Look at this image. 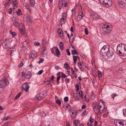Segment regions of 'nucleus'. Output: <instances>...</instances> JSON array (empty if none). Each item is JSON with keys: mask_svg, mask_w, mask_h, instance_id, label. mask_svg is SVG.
Segmentation results:
<instances>
[{"mask_svg": "<svg viewBox=\"0 0 126 126\" xmlns=\"http://www.w3.org/2000/svg\"><path fill=\"white\" fill-rule=\"evenodd\" d=\"M100 53L104 58H106L107 56L109 58L111 57L114 54L113 50L107 45L104 46L102 48Z\"/></svg>", "mask_w": 126, "mask_h": 126, "instance_id": "nucleus-1", "label": "nucleus"}, {"mask_svg": "<svg viewBox=\"0 0 126 126\" xmlns=\"http://www.w3.org/2000/svg\"><path fill=\"white\" fill-rule=\"evenodd\" d=\"M104 104L103 101L102 100H100L98 106L97 104H95L93 108L94 111L97 114H98L99 113L101 114L104 111Z\"/></svg>", "mask_w": 126, "mask_h": 126, "instance_id": "nucleus-2", "label": "nucleus"}, {"mask_svg": "<svg viewBox=\"0 0 126 126\" xmlns=\"http://www.w3.org/2000/svg\"><path fill=\"white\" fill-rule=\"evenodd\" d=\"M100 1L104 6L107 7L111 6L112 4L111 0H100Z\"/></svg>", "mask_w": 126, "mask_h": 126, "instance_id": "nucleus-3", "label": "nucleus"}, {"mask_svg": "<svg viewBox=\"0 0 126 126\" xmlns=\"http://www.w3.org/2000/svg\"><path fill=\"white\" fill-rule=\"evenodd\" d=\"M103 29L102 33L104 34L108 35L112 31V28L109 27V26H107L106 27H102Z\"/></svg>", "mask_w": 126, "mask_h": 126, "instance_id": "nucleus-4", "label": "nucleus"}, {"mask_svg": "<svg viewBox=\"0 0 126 126\" xmlns=\"http://www.w3.org/2000/svg\"><path fill=\"white\" fill-rule=\"evenodd\" d=\"M114 123L116 126H124L125 121L123 120L116 119L114 121Z\"/></svg>", "mask_w": 126, "mask_h": 126, "instance_id": "nucleus-5", "label": "nucleus"}, {"mask_svg": "<svg viewBox=\"0 0 126 126\" xmlns=\"http://www.w3.org/2000/svg\"><path fill=\"white\" fill-rule=\"evenodd\" d=\"M9 82L5 78L4 79L0 80V88L4 89L5 85H8Z\"/></svg>", "mask_w": 126, "mask_h": 126, "instance_id": "nucleus-6", "label": "nucleus"}, {"mask_svg": "<svg viewBox=\"0 0 126 126\" xmlns=\"http://www.w3.org/2000/svg\"><path fill=\"white\" fill-rule=\"evenodd\" d=\"M117 50H120L122 51H126L125 48V46L124 45L122 44H119L118 45L117 47Z\"/></svg>", "mask_w": 126, "mask_h": 126, "instance_id": "nucleus-7", "label": "nucleus"}, {"mask_svg": "<svg viewBox=\"0 0 126 126\" xmlns=\"http://www.w3.org/2000/svg\"><path fill=\"white\" fill-rule=\"evenodd\" d=\"M29 87L28 83L26 82L23 84L21 87V89L22 90H23L26 92H27L28 91Z\"/></svg>", "mask_w": 126, "mask_h": 126, "instance_id": "nucleus-8", "label": "nucleus"}, {"mask_svg": "<svg viewBox=\"0 0 126 126\" xmlns=\"http://www.w3.org/2000/svg\"><path fill=\"white\" fill-rule=\"evenodd\" d=\"M45 96V95L43 92H41L36 95V98L38 100H41L43 99Z\"/></svg>", "mask_w": 126, "mask_h": 126, "instance_id": "nucleus-9", "label": "nucleus"}, {"mask_svg": "<svg viewBox=\"0 0 126 126\" xmlns=\"http://www.w3.org/2000/svg\"><path fill=\"white\" fill-rule=\"evenodd\" d=\"M118 3L122 8L126 6V1L125 0H119Z\"/></svg>", "mask_w": 126, "mask_h": 126, "instance_id": "nucleus-10", "label": "nucleus"}, {"mask_svg": "<svg viewBox=\"0 0 126 126\" xmlns=\"http://www.w3.org/2000/svg\"><path fill=\"white\" fill-rule=\"evenodd\" d=\"M37 56V54L34 51H32L29 57L30 59H32L36 58Z\"/></svg>", "mask_w": 126, "mask_h": 126, "instance_id": "nucleus-11", "label": "nucleus"}, {"mask_svg": "<svg viewBox=\"0 0 126 126\" xmlns=\"http://www.w3.org/2000/svg\"><path fill=\"white\" fill-rule=\"evenodd\" d=\"M13 24L15 26L17 27L18 26H19V23L17 22V19L16 17H14L12 19Z\"/></svg>", "mask_w": 126, "mask_h": 126, "instance_id": "nucleus-12", "label": "nucleus"}, {"mask_svg": "<svg viewBox=\"0 0 126 126\" xmlns=\"http://www.w3.org/2000/svg\"><path fill=\"white\" fill-rule=\"evenodd\" d=\"M3 47L4 48H7L8 47L7 42L6 39L4 40L2 44Z\"/></svg>", "mask_w": 126, "mask_h": 126, "instance_id": "nucleus-13", "label": "nucleus"}, {"mask_svg": "<svg viewBox=\"0 0 126 126\" xmlns=\"http://www.w3.org/2000/svg\"><path fill=\"white\" fill-rule=\"evenodd\" d=\"M32 74L30 71H29L27 74H26L25 75V78L27 79H29L30 78Z\"/></svg>", "mask_w": 126, "mask_h": 126, "instance_id": "nucleus-14", "label": "nucleus"}, {"mask_svg": "<svg viewBox=\"0 0 126 126\" xmlns=\"http://www.w3.org/2000/svg\"><path fill=\"white\" fill-rule=\"evenodd\" d=\"M59 35L61 37H62L63 36V33L61 29H59L57 31Z\"/></svg>", "mask_w": 126, "mask_h": 126, "instance_id": "nucleus-15", "label": "nucleus"}, {"mask_svg": "<svg viewBox=\"0 0 126 126\" xmlns=\"http://www.w3.org/2000/svg\"><path fill=\"white\" fill-rule=\"evenodd\" d=\"M83 17V13L81 12H80L79 14L77 16V19L79 20H80Z\"/></svg>", "mask_w": 126, "mask_h": 126, "instance_id": "nucleus-16", "label": "nucleus"}, {"mask_svg": "<svg viewBox=\"0 0 126 126\" xmlns=\"http://www.w3.org/2000/svg\"><path fill=\"white\" fill-rule=\"evenodd\" d=\"M124 51H118L116 50V52L120 56H123L124 55V53H123Z\"/></svg>", "mask_w": 126, "mask_h": 126, "instance_id": "nucleus-17", "label": "nucleus"}, {"mask_svg": "<svg viewBox=\"0 0 126 126\" xmlns=\"http://www.w3.org/2000/svg\"><path fill=\"white\" fill-rule=\"evenodd\" d=\"M77 114L76 112H72V114L71 115V117L72 119H73L75 118Z\"/></svg>", "mask_w": 126, "mask_h": 126, "instance_id": "nucleus-18", "label": "nucleus"}, {"mask_svg": "<svg viewBox=\"0 0 126 126\" xmlns=\"http://www.w3.org/2000/svg\"><path fill=\"white\" fill-rule=\"evenodd\" d=\"M60 48L62 50L63 49V43L62 42H60Z\"/></svg>", "mask_w": 126, "mask_h": 126, "instance_id": "nucleus-19", "label": "nucleus"}, {"mask_svg": "<svg viewBox=\"0 0 126 126\" xmlns=\"http://www.w3.org/2000/svg\"><path fill=\"white\" fill-rule=\"evenodd\" d=\"M71 53L73 55H74L76 54L77 55H79V54L78 53L77 51L75 49L72 50Z\"/></svg>", "mask_w": 126, "mask_h": 126, "instance_id": "nucleus-20", "label": "nucleus"}, {"mask_svg": "<svg viewBox=\"0 0 126 126\" xmlns=\"http://www.w3.org/2000/svg\"><path fill=\"white\" fill-rule=\"evenodd\" d=\"M74 124L76 125V126H78V124L79 123V122L77 120H75L73 121Z\"/></svg>", "mask_w": 126, "mask_h": 126, "instance_id": "nucleus-21", "label": "nucleus"}, {"mask_svg": "<svg viewBox=\"0 0 126 126\" xmlns=\"http://www.w3.org/2000/svg\"><path fill=\"white\" fill-rule=\"evenodd\" d=\"M27 22H31L32 21V20L30 17L29 16H27L26 18Z\"/></svg>", "mask_w": 126, "mask_h": 126, "instance_id": "nucleus-22", "label": "nucleus"}, {"mask_svg": "<svg viewBox=\"0 0 126 126\" xmlns=\"http://www.w3.org/2000/svg\"><path fill=\"white\" fill-rule=\"evenodd\" d=\"M56 53L57 55H59L60 54V52L58 48L55 47Z\"/></svg>", "mask_w": 126, "mask_h": 126, "instance_id": "nucleus-23", "label": "nucleus"}, {"mask_svg": "<svg viewBox=\"0 0 126 126\" xmlns=\"http://www.w3.org/2000/svg\"><path fill=\"white\" fill-rule=\"evenodd\" d=\"M64 67L67 69H69L70 68V66L67 63H66L64 64Z\"/></svg>", "mask_w": 126, "mask_h": 126, "instance_id": "nucleus-24", "label": "nucleus"}, {"mask_svg": "<svg viewBox=\"0 0 126 126\" xmlns=\"http://www.w3.org/2000/svg\"><path fill=\"white\" fill-rule=\"evenodd\" d=\"M13 1V4L14 6L15 7H17L18 5L17 1V0Z\"/></svg>", "mask_w": 126, "mask_h": 126, "instance_id": "nucleus-25", "label": "nucleus"}, {"mask_svg": "<svg viewBox=\"0 0 126 126\" xmlns=\"http://www.w3.org/2000/svg\"><path fill=\"white\" fill-rule=\"evenodd\" d=\"M35 4V1L34 0H31L30 5L32 7L34 6Z\"/></svg>", "mask_w": 126, "mask_h": 126, "instance_id": "nucleus-26", "label": "nucleus"}, {"mask_svg": "<svg viewBox=\"0 0 126 126\" xmlns=\"http://www.w3.org/2000/svg\"><path fill=\"white\" fill-rule=\"evenodd\" d=\"M10 33L11 34L12 36L13 37H14L15 36L17 35V33H15V32H12L11 31H10Z\"/></svg>", "mask_w": 126, "mask_h": 126, "instance_id": "nucleus-27", "label": "nucleus"}, {"mask_svg": "<svg viewBox=\"0 0 126 126\" xmlns=\"http://www.w3.org/2000/svg\"><path fill=\"white\" fill-rule=\"evenodd\" d=\"M79 96L81 98H83V92L82 91H79Z\"/></svg>", "mask_w": 126, "mask_h": 126, "instance_id": "nucleus-28", "label": "nucleus"}, {"mask_svg": "<svg viewBox=\"0 0 126 126\" xmlns=\"http://www.w3.org/2000/svg\"><path fill=\"white\" fill-rule=\"evenodd\" d=\"M66 14H64V15H63L62 16L61 20L63 21V20H64L66 18Z\"/></svg>", "mask_w": 126, "mask_h": 126, "instance_id": "nucleus-29", "label": "nucleus"}, {"mask_svg": "<svg viewBox=\"0 0 126 126\" xmlns=\"http://www.w3.org/2000/svg\"><path fill=\"white\" fill-rule=\"evenodd\" d=\"M46 49H43L42 51V53L43 55H46L47 53L46 52Z\"/></svg>", "mask_w": 126, "mask_h": 126, "instance_id": "nucleus-30", "label": "nucleus"}, {"mask_svg": "<svg viewBox=\"0 0 126 126\" xmlns=\"http://www.w3.org/2000/svg\"><path fill=\"white\" fill-rule=\"evenodd\" d=\"M56 104L60 105L61 104V102L60 100L59 99H57L56 101Z\"/></svg>", "mask_w": 126, "mask_h": 126, "instance_id": "nucleus-31", "label": "nucleus"}, {"mask_svg": "<svg viewBox=\"0 0 126 126\" xmlns=\"http://www.w3.org/2000/svg\"><path fill=\"white\" fill-rule=\"evenodd\" d=\"M20 32L21 34L24 35L25 34V32L24 30L23 29H21L20 30Z\"/></svg>", "mask_w": 126, "mask_h": 126, "instance_id": "nucleus-32", "label": "nucleus"}, {"mask_svg": "<svg viewBox=\"0 0 126 126\" xmlns=\"http://www.w3.org/2000/svg\"><path fill=\"white\" fill-rule=\"evenodd\" d=\"M59 5H61L62 6H64L65 7H67V3H64V4L63 3H60L59 4Z\"/></svg>", "mask_w": 126, "mask_h": 126, "instance_id": "nucleus-33", "label": "nucleus"}, {"mask_svg": "<svg viewBox=\"0 0 126 126\" xmlns=\"http://www.w3.org/2000/svg\"><path fill=\"white\" fill-rule=\"evenodd\" d=\"M79 56H74L73 57V60L74 61H76L77 59V58H78Z\"/></svg>", "mask_w": 126, "mask_h": 126, "instance_id": "nucleus-34", "label": "nucleus"}, {"mask_svg": "<svg viewBox=\"0 0 126 126\" xmlns=\"http://www.w3.org/2000/svg\"><path fill=\"white\" fill-rule=\"evenodd\" d=\"M55 50V47H53L51 49V51L52 53L53 54H54V51Z\"/></svg>", "mask_w": 126, "mask_h": 126, "instance_id": "nucleus-35", "label": "nucleus"}, {"mask_svg": "<svg viewBox=\"0 0 126 126\" xmlns=\"http://www.w3.org/2000/svg\"><path fill=\"white\" fill-rule=\"evenodd\" d=\"M70 37H71V42H73V40H74L75 37L74 36L73 34H71V35Z\"/></svg>", "mask_w": 126, "mask_h": 126, "instance_id": "nucleus-36", "label": "nucleus"}, {"mask_svg": "<svg viewBox=\"0 0 126 126\" xmlns=\"http://www.w3.org/2000/svg\"><path fill=\"white\" fill-rule=\"evenodd\" d=\"M44 61L43 59L42 58H40V60L38 62L39 63H42Z\"/></svg>", "mask_w": 126, "mask_h": 126, "instance_id": "nucleus-37", "label": "nucleus"}, {"mask_svg": "<svg viewBox=\"0 0 126 126\" xmlns=\"http://www.w3.org/2000/svg\"><path fill=\"white\" fill-rule=\"evenodd\" d=\"M21 11L20 9H18V11L16 12L17 15H20L21 14L20 13L21 12Z\"/></svg>", "mask_w": 126, "mask_h": 126, "instance_id": "nucleus-38", "label": "nucleus"}, {"mask_svg": "<svg viewBox=\"0 0 126 126\" xmlns=\"http://www.w3.org/2000/svg\"><path fill=\"white\" fill-rule=\"evenodd\" d=\"M12 9L11 8H10L8 10V12L10 14H12Z\"/></svg>", "mask_w": 126, "mask_h": 126, "instance_id": "nucleus-39", "label": "nucleus"}, {"mask_svg": "<svg viewBox=\"0 0 126 126\" xmlns=\"http://www.w3.org/2000/svg\"><path fill=\"white\" fill-rule=\"evenodd\" d=\"M123 112L124 114V115L126 117V109H124L123 110Z\"/></svg>", "mask_w": 126, "mask_h": 126, "instance_id": "nucleus-40", "label": "nucleus"}, {"mask_svg": "<svg viewBox=\"0 0 126 126\" xmlns=\"http://www.w3.org/2000/svg\"><path fill=\"white\" fill-rule=\"evenodd\" d=\"M117 95L116 94H113L111 95V97L114 99V97Z\"/></svg>", "mask_w": 126, "mask_h": 126, "instance_id": "nucleus-41", "label": "nucleus"}, {"mask_svg": "<svg viewBox=\"0 0 126 126\" xmlns=\"http://www.w3.org/2000/svg\"><path fill=\"white\" fill-rule=\"evenodd\" d=\"M89 121L90 123H92L94 121V119L93 118H92L91 117H90L89 119Z\"/></svg>", "mask_w": 126, "mask_h": 126, "instance_id": "nucleus-42", "label": "nucleus"}, {"mask_svg": "<svg viewBox=\"0 0 126 126\" xmlns=\"http://www.w3.org/2000/svg\"><path fill=\"white\" fill-rule=\"evenodd\" d=\"M66 51L67 53V54L68 56H70V53L68 49H67L66 50Z\"/></svg>", "mask_w": 126, "mask_h": 126, "instance_id": "nucleus-43", "label": "nucleus"}, {"mask_svg": "<svg viewBox=\"0 0 126 126\" xmlns=\"http://www.w3.org/2000/svg\"><path fill=\"white\" fill-rule=\"evenodd\" d=\"M11 118V117L10 116H7L5 117L4 118V120H6L9 119H10Z\"/></svg>", "mask_w": 126, "mask_h": 126, "instance_id": "nucleus-44", "label": "nucleus"}, {"mask_svg": "<svg viewBox=\"0 0 126 126\" xmlns=\"http://www.w3.org/2000/svg\"><path fill=\"white\" fill-rule=\"evenodd\" d=\"M43 72V70H40L37 73V74L38 75H40Z\"/></svg>", "mask_w": 126, "mask_h": 126, "instance_id": "nucleus-45", "label": "nucleus"}, {"mask_svg": "<svg viewBox=\"0 0 126 126\" xmlns=\"http://www.w3.org/2000/svg\"><path fill=\"white\" fill-rule=\"evenodd\" d=\"M75 87L76 89V90L77 91H78L79 90V85L78 84H76Z\"/></svg>", "mask_w": 126, "mask_h": 126, "instance_id": "nucleus-46", "label": "nucleus"}, {"mask_svg": "<svg viewBox=\"0 0 126 126\" xmlns=\"http://www.w3.org/2000/svg\"><path fill=\"white\" fill-rule=\"evenodd\" d=\"M62 74L61 75L62 77L64 78H65L66 77V76L65 74H64L63 72H62Z\"/></svg>", "mask_w": 126, "mask_h": 126, "instance_id": "nucleus-47", "label": "nucleus"}, {"mask_svg": "<svg viewBox=\"0 0 126 126\" xmlns=\"http://www.w3.org/2000/svg\"><path fill=\"white\" fill-rule=\"evenodd\" d=\"M46 44V41L45 40H43L42 42V45H45Z\"/></svg>", "mask_w": 126, "mask_h": 126, "instance_id": "nucleus-48", "label": "nucleus"}, {"mask_svg": "<svg viewBox=\"0 0 126 126\" xmlns=\"http://www.w3.org/2000/svg\"><path fill=\"white\" fill-rule=\"evenodd\" d=\"M98 76L99 78L101 77L102 76L101 74V72L99 71H98Z\"/></svg>", "mask_w": 126, "mask_h": 126, "instance_id": "nucleus-49", "label": "nucleus"}, {"mask_svg": "<svg viewBox=\"0 0 126 126\" xmlns=\"http://www.w3.org/2000/svg\"><path fill=\"white\" fill-rule=\"evenodd\" d=\"M64 100L65 101H67L68 100V97L66 96L64 98Z\"/></svg>", "mask_w": 126, "mask_h": 126, "instance_id": "nucleus-50", "label": "nucleus"}, {"mask_svg": "<svg viewBox=\"0 0 126 126\" xmlns=\"http://www.w3.org/2000/svg\"><path fill=\"white\" fill-rule=\"evenodd\" d=\"M26 74L24 72H22L21 73V76L22 77H25V75Z\"/></svg>", "mask_w": 126, "mask_h": 126, "instance_id": "nucleus-51", "label": "nucleus"}, {"mask_svg": "<svg viewBox=\"0 0 126 126\" xmlns=\"http://www.w3.org/2000/svg\"><path fill=\"white\" fill-rule=\"evenodd\" d=\"M40 43L38 42H35L34 43V45L35 46H38L40 45Z\"/></svg>", "mask_w": 126, "mask_h": 126, "instance_id": "nucleus-52", "label": "nucleus"}, {"mask_svg": "<svg viewBox=\"0 0 126 126\" xmlns=\"http://www.w3.org/2000/svg\"><path fill=\"white\" fill-rule=\"evenodd\" d=\"M85 32L86 35L88 34V32L87 29L85 28Z\"/></svg>", "mask_w": 126, "mask_h": 126, "instance_id": "nucleus-53", "label": "nucleus"}, {"mask_svg": "<svg viewBox=\"0 0 126 126\" xmlns=\"http://www.w3.org/2000/svg\"><path fill=\"white\" fill-rule=\"evenodd\" d=\"M30 5L29 4H27L26 6V8L28 9L29 10V7H30Z\"/></svg>", "mask_w": 126, "mask_h": 126, "instance_id": "nucleus-54", "label": "nucleus"}, {"mask_svg": "<svg viewBox=\"0 0 126 126\" xmlns=\"http://www.w3.org/2000/svg\"><path fill=\"white\" fill-rule=\"evenodd\" d=\"M78 64L79 68H80V67H81L82 66L80 62L79 63H78Z\"/></svg>", "mask_w": 126, "mask_h": 126, "instance_id": "nucleus-55", "label": "nucleus"}, {"mask_svg": "<svg viewBox=\"0 0 126 126\" xmlns=\"http://www.w3.org/2000/svg\"><path fill=\"white\" fill-rule=\"evenodd\" d=\"M23 65V63L22 62H21L18 65L19 67H21Z\"/></svg>", "mask_w": 126, "mask_h": 126, "instance_id": "nucleus-56", "label": "nucleus"}, {"mask_svg": "<svg viewBox=\"0 0 126 126\" xmlns=\"http://www.w3.org/2000/svg\"><path fill=\"white\" fill-rule=\"evenodd\" d=\"M83 113L85 115H86L87 114V112L85 110L83 112Z\"/></svg>", "mask_w": 126, "mask_h": 126, "instance_id": "nucleus-57", "label": "nucleus"}, {"mask_svg": "<svg viewBox=\"0 0 126 126\" xmlns=\"http://www.w3.org/2000/svg\"><path fill=\"white\" fill-rule=\"evenodd\" d=\"M21 93L20 92L19 93L16 95V96L18 97H19L20 95H21Z\"/></svg>", "mask_w": 126, "mask_h": 126, "instance_id": "nucleus-58", "label": "nucleus"}, {"mask_svg": "<svg viewBox=\"0 0 126 126\" xmlns=\"http://www.w3.org/2000/svg\"><path fill=\"white\" fill-rule=\"evenodd\" d=\"M46 115V114L44 112H43V114L42 115V117H45Z\"/></svg>", "mask_w": 126, "mask_h": 126, "instance_id": "nucleus-59", "label": "nucleus"}, {"mask_svg": "<svg viewBox=\"0 0 126 126\" xmlns=\"http://www.w3.org/2000/svg\"><path fill=\"white\" fill-rule=\"evenodd\" d=\"M86 107V106L85 105H83L81 107V108L82 109H84Z\"/></svg>", "mask_w": 126, "mask_h": 126, "instance_id": "nucleus-60", "label": "nucleus"}, {"mask_svg": "<svg viewBox=\"0 0 126 126\" xmlns=\"http://www.w3.org/2000/svg\"><path fill=\"white\" fill-rule=\"evenodd\" d=\"M98 122L96 121H95L94 122V126H96V125L97 124Z\"/></svg>", "mask_w": 126, "mask_h": 126, "instance_id": "nucleus-61", "label": "nucleus"}, {"mask_svg": "<svg viewBox=\"0 0 126 126\" xmlns=\"http://www.w3.org/2000/svg\"><path fill=\"white\" fill-rule=\"evenodd\" d=\"M61 77L60 76L58 77L57 78V81H59V80L60 79Z\"/></svg>", "mask_w": 126, "mask_h": 126, "instance_id": "nucleus-62", "label": "nucleus"}, {"mask_svg": "<svg viewBox=\"0 0 126 126\" xmlns=\"http://www.w3.org/2000/svg\"><path fill=\"white\" fill-rule=\"evenodd\" d=\"M69 79H68L67 78L65 79V81L66 83H67L69 81Z\"/></svg>", "mask_w": 126, "mask_h": 126, "instance_id": "nucleus-63", "label": "nucleus"}, {"mask_svg": "<svg viewBox=\"0 0 126 126\" xmlns=\"http://www.w3.org/2000/svg\"><path fill=\"white\" fill-rule=\"evenodd\" d=\"M54 76L53 75H52L51 76V80H52L54 79Z\"/></svg>", "mask_w": 126, "mask_h": 126, "instance_id": "nucleus-64", "label": "nucleus"}]
</instances>
